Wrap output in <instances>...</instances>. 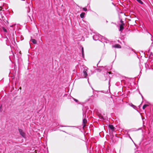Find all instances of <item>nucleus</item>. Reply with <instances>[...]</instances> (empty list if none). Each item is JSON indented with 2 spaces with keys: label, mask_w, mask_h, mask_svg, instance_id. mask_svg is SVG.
I'll use <instances>...</instances> for the list:
<instances>
[{
  "label": "nucleus",
  "mask_w": 153,
  "mask_h": 153,
  "mask_svg": "<svg viewBox=\"0 0 153 153\" xmlns=\"http://www.w3.org/2000/svg\"><path fill=\"white\" fill-rule=\"evenodd\" d=\"M120 22L121 23V24H124V23L123 22V21L122 20H120Z\"/></svg>",
  "instance_id": "18"
},
{
  "label": "nucleus",
  "mask_w": 153,
  "mask_h": 153,
  "mask_svg": "<svg viewBox=\"0 0 153 153\" xmlns=\"http://www.w3.org/2000/svg\"><path fill=\"white\" fill-rule=\"evenodd\" d=\"M19 131L20 134L23 137H25V134L23 131V130L21 129H19Z\"/></svg>",
  "instance_id": "2"
},
{
  "label": "nucleus",
  "mask_w": 153,
  "mask_h": 153,
  "mask_svg": "<svg viewBox=\"0 0 153 153\" xmlns=\"http://www.w3.org/2000/svg\"><path fill=\"white\" fill-rule=\"evenodd\" d=\"M85 113H86V111H85V112L83 111V116H84L85 115V117H86Z\"/></svg>",
  "instance_id": "14"
},
{
  "label": "nucleus",
  "mask_w": 153,
  "mask_h": 153,
  "mask_svg": "<svg viewBox=\"0 0 153 153\" xmlns=\"http://www.w3.org/2000/svg\"><path fill=\"white\" fill-rule=\"evenodd\" d=\"M133 107H134V105H132Z\"/></svg>",
  "instance_id": "23"
},
{
  "label": "nucleus",
  "mask_w": 153,
  "mask_h": 153,
  "mask_svg": "<svg viewBox=\"0 0 153 153\" xmlns=\"http://www.w3.org/2000/svg\"><path fill=\"white\" fill-rule=\"evenodd\" d=\"M93 39L95 40H97L101 39L102 41L105 42V40H106L105 38L99 34H95L93 36Z\"/></svg>",
  "instance_id": "1"
},
{
  "label": "nucleus",
  "mask_w": 153,
  "mask_h": 153,
  "mask_svg": "<svg viewBox=\"0 0 153 153\" xmlns=\"http://www.w3.org/2000/svg\"><path fill=\"white\" fill-rule=\"evenodd\" d=\"M31 41H32L34 44H36L37 43L36 40L34 39H31Z\"/></svg>",
  "instance_id": "7"
},
{
  "label": "nucleus",
  "mask_w": 153,
  "mask_h": 153,
  "mask_svg": "<svg viewBox=\"0 0 153 153\" xmlns=\"http://www.w3.org/2000/svg\"><path fill=\"white\" fill-rule=\"evenodd\" d=\"M83 10L85 11H86L87 10V9L85 7L83 8Z\"/></svg>",
  "instance_id": "15"
},
{
  "label": "nucleus",
  "mask_w": 153,
  "mask_h": 153,
  "mask_svg": "<svg viewBox=\"0 0 153 153\" xmlns=\"http://www.w3.org/2000/svg\"><path fill=\"white\" fill-rule=\"evenodd\" d=\"M148 105H147V104H145V105H144L143 106V109H145V108H146V107H147V106H148Z\"/></svg>",
  "instance_id": "11"
},
{
  "label": "nucleus",
  "mask_w": 153,
  "mask_h": 153,
  "mask_svg": "<svg viewBox=\"0 0 153 153\" xmlns=\"http://www.w3.org/2000/svg\"><path fill=\"white\" fill-rule=\"evenodd\" d=\"M138 2L141 4H143V3L141 0H136Z\"/></svg>",
  "instance_id": "12"
},
{
  "label": "nucleus",
  "mask_w": 153,
  "mask_h": 153,
  "mask_svg": "<svg viewBox=\"0 0 153 153\" xmlns=\"http://www.w3.org/2000/svg\"><path fill=\"white\" fill-rule=\"evenodd\" d=\"M85 14L84 13H82L80 15V17L81 18H83L84 17Z\"/></svg>",
  "instance_id": "8"
},
{
  "label": "nucleus",
  "mask_w": 153,
  "mask_h": 153,
  "mask_svg": "<svg viewBox=\"0 0 153 153\" xmlns=\"http://www.w3.org/2000/svg\"><path fill=\"white\" fill-rule=\"evenodd\" d=\"M109 127L112 130H114V127L112 125H109Z\"/></svg>",
  "instance_id": "9"
},
{
  "label": "nucleus",
  "mask_w": 153,
  "mask_h": 153,
  "mask_svg": "<svg viewBox=\"0 0 153 153\" xmlns=\"http://www.w3.org/2000/svg\"><path fill=\"white\" fill-rule=\"evenodd\" d=\"M124 25V24H121L120 25V29L119 30L122 31L124 29L123 26Z\"/></svg>",
  "instance_id": "4"
},
{
  "label": "nucleus",
  "mask_w": 153,
  "mask_h": 153,
  "mask_svg": "<svg viewBox=\"0 0 153 153\" xmlns=\"http://www.w3.org/2000/svg\"><path fill=\"white\" fill-rule=\"evenodd\" d=\"M75 100L76 101V102H77V100H76V99H75Z\"/></svg>",
  "instance_id": "21"
},
{
  "label": "nucleus",
  "mask_w": 153,
  "mask_h": 153,
  "mask_svg": "<svg viewBox=\"0 0 153 153\" xmlns=\"http://www.w3.org/2000/svg\"><path fill=\"white\" fill-rule=\"evenodd\" d=\"M2 111V106L1 105L0 107V111L1 112Z\"/></svg>",
  "instance_id": "17"
},
{
  "label": "nucleus",
  "mask_w": 153,
  "mask_h": 153,
  "mask_svg": "<svg viewBox=\"0 0 153 153\" xmlns=\"http://www.w3.org/2000/svg\"><path fill=\"white\" fill-rule=\"evenodd\" d=\"M113 46L116 48H121V46L119 44H116Z\"/></svg>",
  "instance_id": "5"
},
{
  "label": "nucleus",
  "mask_w": 153,
  "mask_h": 153,
  "mask_svg": "<svg viewBox=\"0 0 153 153\" xmlns=\"http://www.w3.org/2000/svg\"><path fill=\"white\" fill-rule=\"evenodd\" d=\"M3 30L4 32H7V30L4 27L3 28Z\"/></svg>",
  "instance_id": "13"
},
{
  "label": "nucleus",
  "mask_w": 153,
  "mask_h": 153,
  "mask_svg": "<svg viewBox=\"0 0 153 153\" xmlns=\"http://www.w3.org/2000/svg\"><path fill=\"white\" fill-rule=\"evenodd\" d=\"M29 10L28 11V12H29L30 11V9L29 8Z\"/></svg>",
  "instance_id": "22"
},
{
  "label": "nucleus",
  "mask_w": 153,
  "mask_h": 153,
  "mask_svg": "<svg viewBox=\"0 0 153 153\" xmlns=\"http://www.w3.org/2000/svg\"><path fill=\"white\" fill-rule=\"evenodd\" d=\"M150 35L152 36V37L151 38V40L153 42V37L152 36V35L150 34Z\"/></svg>",
  "instance_id": "16"
},
{
  "label": "nucleus",
  "mask_w": 153,
  "mask_h": 153,
  "mask_svg": "<svg viewBox=\"0 0 153 153\" xmlns=\"http://www.w3.org/2000/svg\"><path fill=\"white\" fill-rule=\"evenodd\" d=\"M87 122V120L85 118H84L83 120V127H84L85 125V124Z\"/></svg>",
  "instance_id": "6"
},
{
  "label": "nucleus",
  "mask_w": 153,
  "mask_h": 153,
  "mask_svg": "<svg viewBox=\"0 0 153 153\" xmlns=\"http://www.w3.org/2000/svg\"><path fill=\"white\" fill-rule=\"evenodd\" d=\"M82 53L83 57H84V48L83 47L82 48Z\"/></svg>",
  "instance_id": "10"
},
{
  "label": "nucleus",
  "mask_w": 153,
  "mask_h": 153,
  "mask_svg": "<svg viewBox=\"0 0 153 153\" xmlns=\"http://www.w3.org/2000/svg\"><path fill=\"white\" fill-rule=\"evenodd\" d=\"M83 78H85L88 75V74H87V72L85 70H84L83 71Z\"/></svg>",
  "instance_id": "3"
},
{
  "label": "nucleus",
  "mask_w": 153,
  "mask_h": 153,
  "mask_svg": "<svg viewBox=\"0 0 153 153\" xmlns=\"http://www.w3.org/2000/svg\"><path fill=\"white\" fill-rule=\"evenodd\" d=\"M111 72H107V74H111Z\"/></svg>",
  "instance_id": "19"
},
{
  "label": "nucleus",
  "mask_w": 153,
  "mask_h": 153,
  "mask_svg": "<svg viewBox=\"0 0 153 153\" xmlns=\"http://www.w3.org/2000/svg\"><path fill=\"white\" fill-rule=\"evenodd\" d=\"M97 70L99 71H100V69H98Z\"/></svg>",
  "instance_id": "20"
}]
</instances>
